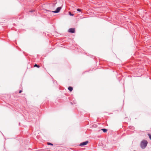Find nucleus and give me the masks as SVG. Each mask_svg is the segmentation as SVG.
Wrapping results in <instances>:
<instances>
[{
    "label": "nucleus",
    "mask_w": 151,
    "mask_h": 151,
    "mask_svg": "<svg viewBox=\"0 0 151 151\" xmlns=\"http://www.w3.org/2000/svg\"><path fill=\"white\" fill-rule=\"evenodd\" d=\"M101 130L102 131H103V132H106L107 131V129H102Z\"/></svg>",
    "instance_id": "obj_6"
},
{
    "label": "nucleus",
    "mask_w": 151,
    "mask_h": 151,
    "mask_svg": "<svg viewBox=\"0 0 151 151\" xmlns=\"http://www.w3.org/2000/svg\"><path fill=\"white\" fill-rule=\"evenodd\" d=\"M47 145H53V144L51 143H49V142H48L47 143Z\"/></svg>",
    "instance_id": "obj_8"
},
{
    "label": "nucleus",
    "mask_w": 151,
    "mask_h": 151,
    "mask_svg": "<svg viewBox=\"0 0 151 151\" xmlns=\"http://www.w3.org/2000/svg\"><path fill=\"white\" fill-rule=\"evenodd\" d=\"M77 10L78 11H81V9H77Z\"/></svg>",
    "instance_id": "obj_10"
},
{
    "label": "nucleus",
    "mask_w": 151,
    "mask_h": 151,
    "mask_svg": "<svg viewBox=\"0 0 151 151\" xmlns=\"http://www.w3.org/2000/svg\"><path fill=\"white\" fill-rule=\"evenodd\" d=\"M88 141H86L85 142H82L80 144V146L85 145L88 144Z\"/></svg>",
    "instance_id": "obj_4"
},
{
    "label": "nucleus",
    "mask_w": 151,
    "mask_h": 151,
    "mask_svg": "<svg viewBox=\"0 0 151 151\" xmlns=\"http://www.w3.org/2000/svg\"><path fill=\"white\" fill-rule=\"evenodd\" d=\"M22 92V90H20L19 91V93H21Z\"/></svg>",
    "instance_id": "obj_11"
},
{
    "label": "nucleus",
    "mask_w": 151,
    "mask_h": 151,
    "mask_svg": "<svg viewBox=\"0 0 151 151\" xmlns=\"http://www.w3.org/2000/svg\"><path fill=\"white\" fill-rule=\"evenodd\" d=\"M68 90L70 91H71L73 89V88L71 87H69L68 88Z\"/></svg>",
    "instance_id": "obj_5"
},
{
    "label": "nucleus",
    "mask_w": 151,
    "mask_h": 151,
    "mask_svg": "<svg viewBox=\"0 0 151 151\" xmlns=\"http://www.w3.org/2000/svg\"><path fill=\"white\" fill-rule=\"evenodd\" d=\"M69 14L70 15V16H73V14H72L70 12H69Z\"/></svg>",
    "instance_id": "obj_9"
},
{
    "label": "nucleus",
    "mask_w": 151,
    "mask_h": 151,
    "mask_svg": "<svg viewBox=\"0 0 151 151\" xmlns=\"http://www.w3.org/2000/svg\"><path fill=\"white\" fill-rule=\"evenodd\" d=\"M34 67H37L38 68H39L40 67V66L39 65H37V64H35L34 65Z\"/></svg>",
    "instance_id": "obj_7"
},
{
    "label": "nucleus",
    "mask_w": 151,
    "mask_h": 151,
    "mask_svg": "<svg viewBox=\"0 0 151 151\" xmlns=\"http://www.w3.org/2000/svg\"><path fill=\"white\" fill-rule=\"evenodd\" d=\"M68 32L72 33H74L75 32V29L74 28H71L69 29Z\"/></svg>",
    "instance_id": "obj_2"
},
{
    "label": "nucleus",
    "mask_w": 151,
    "mask_h": 151,
    "mask_svg": "<svg viewBox=\"0 0 151 151\" xmlns=\"http://www.w3.org/2000/svg\"><path fill=\"white\" fill-rule=\"evenodd\" d=\"M147 144V142L146 140L142 141L141 144V146L142 148H144L146 147Z\"/></svg>",
    "instance_id": "obj_1"
},
{
    "label": "nucleus",
    "mask_w": 151,
    "mask_h": 151,
    "mask_svg": "<svg viewBox=\"0 0 151 151\" xmlns=\"http://www.w3.org/2000/svg\"><path fill=\"white\" fill-rule=\"evenodd\" d=\"M61 9V7H58L56 11H52V12L53 13H57L59 12H60Z\"/></svg>",
    "instance_id": "obj_3"
}]
</instances>
